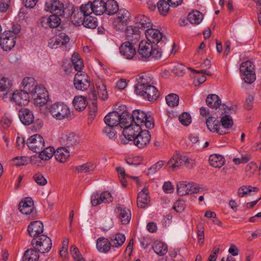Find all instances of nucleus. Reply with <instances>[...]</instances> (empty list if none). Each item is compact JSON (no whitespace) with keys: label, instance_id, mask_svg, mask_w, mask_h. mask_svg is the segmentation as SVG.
Returning <instances> with one entry per match:
<instances>
[{"label":"nucleus","instance_id":"de8ad7c7","mask_svg":"<svg viewBox=\"0 0 261 261\" xmlns=\"http://www.w3.org/2000/svg\"><path fill=\"white\" fill-rule=\"evenodd\" d=\"M230 109L227 111L228 113H225L223 111L222 113V117L221 118V123L222 126L225 128H229L233 125V120L232 118L228 115L229 113Z\"/></svg>","mask_w":261,"mask_h":261},{"label":"nucleus","instance_id":"e433bc0d","mask_svg":"<svg viewBox=\"0 0 261 261\" xmlns=\"http://www.w3.org/2000/svg\"><path fill=\"white\" fill-rule=\"evenodd\" d=\"M135 22L137 26L141 30L148 29L151 25L150 19L142 15L136 17Z\"/></svg>","mask_w":261,"mask_h":261},{"label":"nucleus","instance_id":"cd10ccee","mask_svg":"<svg viewBox=\"0 0 261 261\" xmlns=\"http://www.w3.org/2000/svg\"><path fill=\"white\" fill-rule=\"evenodd\" d=\"M207 128L213 133H217L220 135L225 134V132L220 128L219 121L215 117H210L206 121Z\"/></svg>","mask_w":261,"mask_h":261},{"label":"nucleus","instance_id":"4468645a","mask_svg":"<svg viewBox=\"0 0 261 261\" xmlns=\"http://www.w3.org/2000/svg\"><path fill=\"white\" fill-rule=\"evenodd\" d=\"M27 145L31 150L38 153L45 147V142L41 136L35 134L27 140Z\"/></svg>","mask_w":261,"mask_h":261},{"label":"nucleus","instance_id":"9d476101","mask_svg":"<svg viewBox=\"0 0 261 261\" xmlns=\"http://www.w3.org/2000/svg\"><path fill=\"white\" fill-rule=\"evenodd\" d=\"M132 118L134 123L139 124L140 126L144 125L146 128L150 129L154 126L152 118L143 111L140 110H136L133 111L132 114Z\"/></svg>","mask_w":261,"mask_h":261},{"label":"nucleus","instance_id":"0eeeda50","mask_svg":"<svg viewBox=\"0 0 261 261\" xmlns=\"http://www.w3.org/2000/svg\"><path fill=\"white\" fill-rule=\"evenodd\" d=\"M34 100V103L36 106H44L47 103L48 100L47 91L42 84H38L31 93L29 94Z\"/></svg>","mask_w":261,"mask_h":261},{"label":"nucleus","instance_id":"bf43d9fd","mask_svg":"<svg viewBox=\"0 0 261 261\" xmlns=\"http://www.w3.org/2000/svg\"><path fill=\"white\" fill-rule=\"evenodd\" d=\"M101 203H110L113 201V198L111 193L108 191H104L100 194Z\"/></svg>","mask_w":261,"mask_h":261},{"label":"nucleus","instance_id":"2eb2a0df","mask_svg":"<svg viewBox=\"0 0 261 261\" xmlns=\"http://www.w3.org/2000/svg\"><path fill=\"white\" fill-rule=\"evenodd\" d=\"M16 37L11 31L5 32L0 38V46L5 51L11 50L15 45Z\"/></svg>","mask_w":261,"mask_h":261},{"label":"nucleus","instance_id":"423d86ee","mask_svg":"<svg viewBox=\"0 0 261 261\" xmlns=\"http://www.w3.org/2000/svg\"><path fill=\"white\" fill-rule=\"evenodd\" d=\"M49 112L54 118L61 120L67 119L70 116V110L63 102H56L49 107Z\"/></svg>","mask_w":261,"mask_h":261},{"label":"nucleus","instance_id":"bb28decb","mask_svg":"<svg viewBox=\"0 0 261 261\" xmlns=\"http://www.w3.org/2000/svg\"><path fill=\"white\" fill-rule=\"evenodd\" d=\"M19 209L23 214L28 215L31 214L34 210L33 199L31 197L25 198L20 202Z\"/></svg>","mask_w":261,"mask_h":261},{"label":"nucleus","instance_id":"ea45409f","mask_svg":"<svg viewBox=\"0 0 261 261\" xmlns=\"http://www.w3.org/2000/svg\"><path fill=\"white\" fill-rule=\"evenodd\" d=\"M72 104L74 108L78 111L84 110L87 105V102L85 97L83 96H76L73 99Z\"/></svg>","mask_w":261,"mask_h":261},{"label":"nucleus","instance_id":"0e129e2a","mask_svg":"<svg viewBox=\"0 0 261 261\" xmlns=\"http://www.w3.org/2000/svg\"><path fill=\"white\" fill-rule=\"evenodd\" d=\"M34 179L36 183L39 186H44L47 184V179L44 176L40 173L35 174L34 176Z\"/></svg>","mask_w":261,"mask_h":261},{"label":"nucleus","instance_id":"69168bd1","mask_svg":"<svg viewBox=\"0 0 261 261\" xmlns=\"http://www.w3.org/2000/svg\"><path fill=\"white\" fill-rule=\"evenodd\" d=\"M173 208L177 213L182 212L185 208V203L183 200L176 201L173 206Z\"/></svg>","mask_w":261,"mask_h":261},{"label":"nucleus","instance_id":"aec40b11","mask_svg":"<svg viewBox=\"0 0 261 261\" xmlns=\"http://www.w3.org/2000/svg\"><path fill=\"white\" fill-rule=\"evenodd\" d=\"M150 141V135L147 130H141L133 140L134 144L138 148H143L146 146Z\"/></svg>","mask_w":261,"mask_h":261},{"label":"nucleus","instance_id":"f8f14e48","mask_svg":"<svg viewBox=\"0 0 261 261\" xmlns=\"http://www.w3.org/2000/svg\"><path fill=\"white\" fill-rule=\"evenodd\" d=\"M117 16L113 21V26L117 31H122L129 19V13L125 9L118 10Z\"/></svg>","mask_w":261,"mask_h":261},{"label":"nucleus","instance_id":"f704fd0d","mask_svg":"<svg viewBox=\"0 0 261 261\" xmlns=\"http://www.w3.org/2000/svg\"><path fill=\"white\" fill-rule=\"evenodd\" d=\"M187 69L191 70L193 74L197 75L195 77L197 78L198 82L199 83H203L206 81L205 75H211L212 73L206 69H197L191 68L190 66L187 67Z\"/></svg>","mask_w":261,"mask_h":261},{"label":"nucleus","instance_id":"2f4dec72","mask_svg":"<svg viewBox=\"0 0 261 261\" xmlns=\"http://www.w3.org/2000/svg\"><path fill=\"white\" fill-rule=\"evenodd\" d=\"M95 86L99 98L103 100H106L108 97V93L104 81L101 79H98Z\"/></svg>","mask_w":261,"mask_h":261},{"label":"nucleus","instance_id":"4d7b16f0","mask_svg":"<svg viewBox=\"0 0 261 261\" xmlns=\"http://www.w3.org/2000/svg\"><path fill=\"white\" fill-rule=\"evenodd\" d=\"M70 253L75 261H81L83 259L81 254L75 246L72 245L71 246Z\"/></svg>","mask_w":261,"mask_h":261},{"label":"nucleus","instance_id":"39448f33","mask_svg":"<svg viewBox=\"0 0 261 261\" xmlns=\"http://www.w3.org/2000/svg\"><path fill=\"white\" fill-rule=\"evenodd\" d=\"M138 53L143 58H151L158 60L162 56V53L156 48V44L153 45L150 42L142 41L139 45Z\"/></svg>","mask_w":261,"mask_h":261},{"label":"nucleus","instance_id":"49530a36","mask_svg":"<svg viewBox=\"0 0 261 261\" xmlns=\"http://www.w3.org/2000/svg\"><path fill=\"white\" fill-rule=\"evenodd\" d=\"M39 258L38 251L34 249H28L24 252L23 259L25 261H37Z\"/></svg>","mask_w":261,"mask_h":261},{"label":"nucleus","instance_id":"473e14b6","mask_svg":"<svg viewBox=\"0 0 261 261\" xmlns=\"http://www.w3.org/2000/svg\"><path fill=\"white\" fill-rule=\"evenodd\" d=\"M112 247L110 240L105 238H100L96 242V248L97 250L102 253L108 252Z\"/></svg>","mask_w":261,"mask_h":261},{"label":"nucleus","instance_id":"c756f323","mask_svg":"<svg viewBox=\"0 0 261 261\" xmlns=\"http://www.w3.org/2000/svg\"><path fill=\"white\" fill-rule=\"evenodd\" d=\"M19 118L24 125H30L34 119L33 112L28 109H22L19 111Z\"/></svg>","mask_w":261,"mask_h":261},{"label":"nucleus","instance_id":"052dcab7","mask_svg":"<svg viewBox=\"0 0 261 261\" xmlns=\"http://www.w3.org/2000/svg\"><path fill=\"white\" fill-rule=\"evenodd\" d=\"M179 120L183 125L187 126L191 123V118L189 113L184 112L179 116Z\"/></svg>","mask_w":261,"mask_h":261},{"label":"nucleus","instance_id":"72a5a7b5","mask_svg":"<svg viewBox=\"0 0 261 261\" xmlns=\"http://www.w3.org/2000/svg\"><path fill=\"white\" fill-rule=\"evenodd\" d=\"M125 241V236L122 233H117L112 235L110 241L112 247L119 248L121 247Z\"/></svg>","mask_w":261,"mask_h":261},{"label":"nucleus","instance_id":"3c124183","mask_svg":"<svg viewBox=\"0 0 261 261\" xmlns=\"http://www.w3.org/2000/svg\"><path fill=\"white\" fill-rule=\"evenodd\" d=\"M83 24L86 28L93 29L97 26V22L96 18L87 15L83 18Z\"/></svg>","mask_w":261,"mask_h":261},{"label":"nucleus","instance_id":"79ce46f5","mask_svg":"<svg viewBox=\"0 0 261 261\" xmlns=\"http://www.w3.org/2000/svg\"><path fill=\"white\" fill-rule=\"evenodd\" d=\"M94 14L100 15L106 13L105 2L102 0H95L92 3Z\"/></svg>","mask_w":261,"mask_h":261},{"label":"nucleus","instance_id":"7c9ffc66","mask_svg":"<svg viewBox=\"0 0 261 261\" xmlns=\"http://www.w3.org/2000/svg\"><path fill=\"white\" fill-rule=\"evenodd\" d=\"M184 155L179 153L174 154L168 161L167 165L172 170H175L183 165Z\"/></svg>","mask_w":261,"mask_h":261},{"label":"nucleus","instance_id":"6e6d98bb","mask_svg":"<svg viewBox=\"0 0 261 261\" xmlns=\"http://www.w3.org/2000/svg\"><path fill=\"white\" fill-rule=\"evenodd\" d=\"M114 127V126L107 125L103 128L102 132L110 139H113L116 136V133Z\"/></svg>","mask_w":261,"mask_h":261},{"label":"nucleus","instance_id":"338daca9","mask_svg":"<svg viewBox=\"0 0 261 261\" xmlns=\"http://www.w3.org/2000/svg\"><path fill=\"white\" fill-rule=\"evenodd\" d=\"M257 165L255 163L251 162L246 167L245 171L247 175L250 176L253 175L257 169Z\"/></svg>","mask_w":261,"mask_h":261},{"label":"nucleus","instance_id":"c9c22d12","mask_svg":"<svg viewBox=\"0 0 261 261\" xmlns=\"http://www.w3.org/2000/svg\"><path fill=\"white\" fill-rule=\"evenodd\" d=\"M70 156L69 151L65 147H60L55 151V156L57 161L64 163Z\"/></svg>","mask_w":261,"mask_h":261},{"label":"nucleus","instance_id":"c03bdc74","mask_svg":"<svg viewBox=\"0 0 261 261\" xmlns=\"http://www.w3.org/2000/svg\"><path fill=\"white\" fill-rule=\"evenodd\" d=\"M152 248L154 252L160 256L165 255L168 251L167 245L161 242H154Z\"/></svg>","mask_w":261,"mask_h":261},{"label":"nucleus","instance_id":"f3484780","mask_svg":"<svg viewBox=\"0 0 261 261\" xmlns=\"http://www.w3.org/2000/svg\"><path fill=\"white\" fill-rule=\"evenodd\" d=\"M30 98V95L22 89L16 90L10 94V99L8 102H14L20 106L25 105L28 103Z\"/></svg>","mask_w":261,"mask_h":261},{"label":"nucleus","instance_id":"c85d7f7f","mask_svg":"<svg viewBox=\"0 0 261 261\" xmlns=\"http://www.w3.org/2000/svg\"><path fill=\"white\" fill-rule=\"evenodd\" d=\"M61 142L68 147L73 146L78 143V136L73 133H63Z\"/></svg>","mask_w":261,"mask_h":261},{"label":"nucleus","instance_id":"774afa93","mask_svg":"<svg viewBox=\"0 0 261 261\" xmlns=\"http://www.w3.org/2000/svg\"><path fill=\"white\" fill-rule=\"evenodd\" d=\"M113 226V221L112 218H108L104 219L102 222V229L105 231L110 230Z\"/></svg>","mask_w":261,"mask_h":261},{"label":"nucleus","instance_id":"13d9d810","mask_svg":"<svg viewBox=\"0 0 261 261\" xmlns=\"http://www.w3.org/2000/svg\"><path fill=\"white\" fill-rule=\"evenodd\" d=\"M12 123V119L11 117L6 114L4 115L0 121V127L6 129L8 128Z\"/></svg>","mask_w":261,"mask_h":261},{"label":"nucleus","instance_id":"58836bf2","mask_svg":"<svg viewBox=\"0 0 261 261\" xmlns=\"http://www.w3.org/2000/svg\"><path fill=\"white\" fill-rule=\"evenodd\" d=\"M126 35L131 41L138 40L140 36V29L137 26H128L126 29Z\"/></svg>","mask_w":261,"mask_h":261},{"label":"nucleus","instance_id":"8fccbe9b","mask_svg":"<svg viewBox=\"0 0 261 261\" xmlns=\"http://www.w3.org/2000/svg\"><path fill=\"white\" fill-rule=\"evenodd\" d=\"M258 188L251 186H243L240 187L238 190V195L240 197L246 196L251 192H257Z\"/></svg>","mask_w":261,"mask_h":261},{"label":"nucleus","instance_id":"20e7f679","mask_svg":"<svg viewBox=\"0 0 261 261\" xmlns=\"http://www.w3.org/2000/svg\"><path fill=\"white\" fill-rule=\"evenodd\" d=\"M124 123V126L121 127L123 128L122 132L123 138L121 139V142L123 144H127L129 141H133L135 138L141 131L142 128L139 124L133 123L131 118L129 117L125 121Z\"/></svg>","mask_w":261,"mask_h":261},{"label":"nucleus","instance_id":"b1692460","mask_svg":"<svg viewBox=\"0 0 261 261\" xmlns=\"http://www.w3.org/2000/svg\"><path fill=\"white\" fill-rule=\"evenodd\" d=\"M43 223L40 221H36L31 223L28 226V231L31 237L38 238L43 231Z\"/></svg>","mask_w":261,"mask_h":261},{"label":"nucleus","instance_id":"37998d69","mask_svg":"<svg viewBox=\"0 0 261 261\" xmlns=\"http://www.w3.org/2000/svg\"><path fill=\"white\" fill-rule=\"evenodd\" d=\"M106 13L109 15H112L118 11V5L114 0H107L105 2Z\"/></svg>","mask_w":261,"mask_h":261},{"label":"nucleus","instance_id":"6e6552de","mask_svg":"<svg viewBox=\"0 0 261 261\" xmlns=\"http://www.w3.org/2000/svg\"><path fill=\"white\" fill-rule=\"evenodd\" d=\"M176 188L178 195L181 196L199 193L202 190L197 184L187 181L178 182Z\"/></svg>","mask_w":261,"mask_h":261},{"label":"nucleus","instance_id":"e2e57ef3","mask_svg":"<svg viewBox=\"0 0 261 261\" xmlns=\"http://www.w3.org/2000/svg\"><path fill=\"white\" fill-rule=\"evenodd\" d=\"M116 170L118 172V176L120 179V181L121 183L122 184V185L123 187L126 186V180H125V178L127 175H126L125 173V170L124 168L121 167H116Z\"/></svg>","mask_w":261,"mask_h":261},{"label":"nucleus","instance_id":"9b49d317","mask_svg":"<svg viewBox=\"0 0 261 261\" xmlns=\"http://www.w3.org/2000/svg\"><path fill=\"white\" fill-rule=\"evenodd\" d=\"M12 82L9 78L3 76L0 79V98L8 102L12 93Z\"/></svg>","mask_w":261,"mask_h":261},{"label":"nucleus","instance_id":"5701e85b","mask_svg":"<svg viewBox=\"0 0 261 261\" xmlns=\"http://www.w3.org/2000/svg\"><path fill=\"white\" fill-rule=\"evenodd\" d=\"M145 36L148 41L154 44L161 41H164L165 39L159 30L153 28L147 29L145 31Z\"/></svg>","mask_w":261,"mask_h":261},{"label":"nucleus","instance_id":"6ab92c4d","mask_svg":"<svg viewBox=\"0 0 261 261\" xmlns=\"http://www.w3.org/2000/svg\"><path fill=\"white\" fill-rule=\"evenodd\" d=\"M241 79L247 84L252 83L256 79L254 66H240Z\"/></svg>","mask_w":261,"mask_h":261},{"label":"nucleus","instance_id":"5fc2aeb1","mask_svg":"<svg viewBox=\"0 0 261 261\" xmlns=\"http://www.w3.org/2000/svg\"><path fill=\"white\" fill-rule=\"evenodd\" d=\"M80 9L81 12L83 14L84 17L90 15L92 13H94L92 3H88L87 4L82 5Z\"/></svg>","mask_w":261,"mask_h":261},{"label":"nucleus","instance_id":"09e8293b","mask_svg":"<svg viewBox=\"0 0 261 261\" xmlns=\"http://www.w3.org/2000/svg\"><path fill=\"white\" fill-rule=\"evenodd\" d=\"M96 167L95 164L90 162L77 166L75 167V169L79 173H88L95 170Z\"/></svg>","mask_w":261,"mask_h":261},{"label":"nucleus","instance_id":"a18cd8bd","mask_svg":"<svg viewBox=\"0 0 261 261\" xmlns=\"http://www.w3.org/2000/svg\"><path fill=\"white\" fill-rule=\"evenodd\" d=\"M39 153V158L42 160L47 161L49 160L55 153V149L51 146L44 148Z\"/></svg>","mask_w":261,"mask_h":261},{"label":"nucleus","instance_id":"a19ab883","mask_svg":"<svg viewBox=\"0 0 261 261\" xmlns=\"http://www.w3.org/2000/svg\"><path fill=\"white\" fill-rule=\"evenodd\" d=\"M188 21L192 24H199L203 19V15L197 10L193 11L187 16Z\"/></svg>","mask_w":261,"mask_h":261},{"label":"nucleus","instance_id":"7ed1b4c3","mask_svg":"<svg viewBox=\"0 0 261 261\" xmlns=\"http://www.w3.org/2000/svg\"><path fill=\"white\" fill-rule=\"evenodd\" d=\"M70 8V10L68 8H64L63 4L58 0H46L44 10L53 14L68 17L73 12V7Z\"/></svg>","mask_w":261,"mask_h":261},{"label":"nucleus","instance_id":"1a4fd4ad","mask_svg":"<svg viewBox=\"0 0 261 261\" xmlns=\"http://www.w3.org/2000/svg\"><path fill=\"white\" fill-rule=\"evenodd\" d=\"M37 238H34L32 241L33 248L42 253L48 252L52 245L50 239L44 234H41Z\"/></svg>","mask_w":261,"mask_h":261},{"label":"nucleus","instance_id":"ddd939ff","mask_svg":"<svg viewBox=\"0 0 261 261\" xmlns=\"http://www.w3.org/2000/svg\"><path fill=\"white\" fill-rule=\"evenodd\" d=\"M73 85L76 90L86 91L90 86L89 78L87 74L79 70L74 76Z\"/></svg>","mask_w":261,"mask_h":261},{"label":"nucleus","instance_id":"a878e982","mask_svg":"<svg viewBox=\"0 0 261 261\" xmlns=\"http://www.w3.org/2000/svg\"><path fill=\"white\" fill-rule=\"evenodd\" d=\"M37 84V82L34 77L27 76L22 79L20 86L22 90L29 95Z\"/></svg>","mask_w":261,"mask_h":261},{"label":"nucleus","instance_id":"f257e3e1","mask_svg":"<svg viewBox=\"0 0 261 261\" xmlns=\"http://www.w3.org/2000/svg\"><path fill=\"white\" fill-rule=\"evenodd\" d=\"M138 81L135 89L136 94L149 101L156 100L158 98L159 91L152 85V80L150 76L146 73H143L139 75Z\"/></svg>","mask_w":261,"mask_h":261},{"label":"nucleus","instance_id":"412c9836","mask_svg":"<svg viewBox=\"0 0 261 261\" xmlns=\"http://www.w3.org/2000/svg\"><path fill=\"white\" fill-rule=\"evenodd\" d=\"M58 14H53L49 17L43 16L40 19V22L44 28H57L61 24V20Z\"/></svg>","mask_w":261,"mask_h":261},{"label":"nucleus","instance_id":"864d4df0","mask_svg":"<svg viewBox=\"0 0 261 261\" xmlns=\"http://www.w3.org/2000/svg\"><path fill=\"white\" fill-rule=\"evenodd\" d=\"M167 105L170 107H176L179 103V97L174 93H171L166 97Z\"/></svg>","mask_w":261,"mask_h":261},{"label":"nucleus","instance_id":"dca6fc26","mask_svg":"<svg viewBox=\"0 0 261 261\" xmlns=\"http://www.w3.org/2000/svg\"><path fill=\"white\" fill-rule=\"evenodd\" d=\"M206 102L209 107L216 109L219 113L221 112L223 114V111L228 113L229 108L225 105L221 104L220 98L216 94L208 95L206 98Z\"/></svg>","mask_w":261,"mask_h":261},{"label":"nucleus","instance_id":"4be33fe9","mask_svg":"<svg viewBox=\"0 0 261 261\" xmlns=\"http://www.w3.org/2000/svg\"><path fill=\"white\" fill-rule=\"evenodd\" d=\"M121 55L125 59L131 60L136 55V49L129 41L123 43L119 47Z\"/></svg>","mask_w":261,"mask_h":261},{"label":"nucleus","instance_id":"f03ea898","mask_svg":"<svg viewBox=\"0 0 261 261\" xmlns=\"http://www.w3.org/2000/svg\"><path fill=\"white\" fill-rule=\"evenodd\" d=\"M120 107V109L111 112L105 117L104 121L107 125L115 127L119 124L121 127L124 126L125 121L128 119L129 115L125 106Z\"/></svg>","mask_w":261,"mask_h":261},{"label":"nucleus","instance_id":"603ef678","mask_svg":"<svg viewBox=\"0 0 261 261\" xmlns=\"http://www.w3.org/2000/svg\"><path fill=\"white\" fill-rule=\"evenodd\" d=\"M158 9L160 14L165 16L168 13L170 6L169 3L165 1H160L157 4Z\"/></svg>","mask_w":261,"mask_h":261},{"label":"nucleus","instance_id":"a211bd4d","mask_svg":"<svg viewBox=\"0 0 261 261\" xmlns=\"http://www.w3.org/2000/svg\"><path fill=\"white\" fill-rule=\"evenodd\" d=\"M115 213L122 224L129 223L132 217L130 210L122 205H118L115 209Z\"/></svg>","mask_w":261,"mask_h":261},{"label":"nucleus","instance_id":"680f3d73","mask_svg":"<svg viewBox=\"0 0 261 261\" xmlns=\"http://www.w3.org/2000/svg\"><path fill=\"white\" fill-rule=\"evenodd\" d=\"M164 164L163 161H159L148 169V174H153L160 170Z\"/></svg>","mask_w":261,"mask_h":261},{"label":"nucleus","instance_id":"4c0bfd02","mask_svg":"<svg viewBox=\"0 0 261 261\" xmlns=\"http://www.w3.org/2000/svg\"><path fill=\"white\" fill-rule=\"evenodd\" d=\"M210 165L215 167L220 168L222 167L225 163L224 157L219 154H212L209 157Z\"/></svg>","mask_w":261,"mask_h":261},{"label":"nucleus","instance_id":"393cba45","mask_svg":"<svg viewBox=\"0 0 261 261\" xmlns=\"http://www.w3.org/2000/svg\"><path fill=\"white\" fill-rule=\"evenodd\" d=\"M148 194V190L146 187H144L142 191L138 193L137 197V205L139 207L144 208L149 205L150 197Z\"/></svg>","mask_w":261,"mask_h":261}]
</instances>
